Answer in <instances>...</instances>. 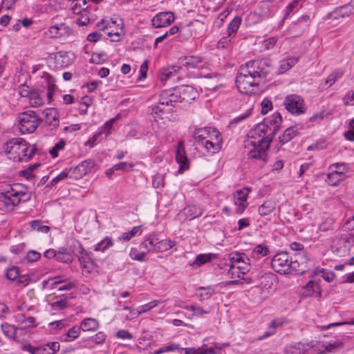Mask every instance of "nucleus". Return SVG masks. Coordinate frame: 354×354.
<instances>
[{
    "mask_svg": "<svg viewBox=\"0 0 354 354\" xmlns=\"http://www.w3.org/2000/svg\"><path fill=\"white\" fill-rule=\"evenodd\" d=\"M46 60L49 66L53 63L62 68L66 67L71 64L68 53L66 52L49 53L48 57H46Z\"/></svg>",
    "mask_w": 354,
    "mask_h": 354,
    "instance_id": "obj_16",
    "label": "nucleus"
},
{
    "mask_svg": "<svg viewBox=\"0 0 354 354\" xmlns=\"http://www.w3.org/2000/svg\"><path fill=\"white\" fill-rule=\"evenodd\" d=\"M180 69L179 66H172L169 68H162L161 70L160 80L166 82L168 80L172 79L173 80H178V71Z\"/></svg>",
    "mask_w": 354,
    "mask_h": 354,
    "instance_id": "obj_29",
    "label": "nucleus"
},
{
    "mask_svg": "<svg viewBox=\"0 0 354 354\" xmlns=\"http://www.w3.org/2000/svg\"><path fill=\"white\" fill-rule=\"evenodd\" d=\"M270 142V137L268 140L258 141V145H254V148L250 151L249 157L266 162L267 160L266 151L269 149Z\"/></svg>",
    "mask_w": 354,
    "mask_h": 354,
    "instance_id": "obj_11",
    "label": "nucleus"
},
{
    "mask_svg": "<svg viewBox=\"0 0 354 354\" xmlns=\"http://www.w3.org/2000/svg\"><path fill=\"white\" fill-rule=\"evenodd\" d=\"M298 349L299 351L302 350L303 354H322L317 351L316 347L309 344H300Z\"/></svg>",
    "mask_w": 354,
    "mask_h": 354,
    "instance_id": "obj_48",
    "label": "nucleus"
},
{
    "mask_svg": "<svg viewBox=\"0 0 354 354\" xmlns=\"http://www.w3.org/2000/svg\"><path fill=\"white\" fill-rule=\"evenodd\" d=\"M59 115L56 109H46V127L53 130L59 126Z\"/></svg>",
    "mask_w": 354,
    "mask_h": 354,
    "instance_id": "obj_25",
    "label": "nucleus"
},
{
    "mask_svg": "<svg viewBox=\"0 0 354 354\" xmlns=\"http://www.w3.org/2000/svg\"><path fill=\"white\" fill-rule=\"evenodd\" d=\"M181 62L184 66L188 68H202L205 64L201 57L194 55L184 57Z\"/></svg>",
    "mask_w": 354,
    "mask_h": 354,
    "instance_id": "obj_26",
    "label": "nucleus"
},
{
    "mask_svg": "<svg viewBox=\"0 0 354 354\" xmlns=\"http://www.w3.org/2000/svg\"><path fill=\"white\" fill-rule=\"evenodd\" d=\"M65 326L63 321H55L49 324V331L50 333H55L57 330L63 328Z\"/></svg>",
    "mask_w": 354,
    "mask_h": 354,
    "instance_id": "obj_59",
    "label": "nucleus"
},
{
    "mask_svg": "<svg viewBox=\"0 0 354 354\" xmlns=\"http://www.w3.org/2000/svg\"><path fill=\"white\" fill-rule=\"evenodd\" d=\"M290 250L295 252L293 259L299 258V262H301V258L304 261V265H308L309 259L307 257V254L304 250V246L303 244L297 242H293L290 244Z\"/></svg>",
    "mask_w": 354,
    "mask_h": 354,
    "instance_id": "obj_28",
    "label": "nucleus"
},
{
    "mask_svg": "<svg viewBox=\"0 0 354 354\" xmlns=\"http://www.w3.org/2000/svg\"><path fill=\"white\" fill-rule=\"evenodd\" d=\"M174 15L172 12H161L153 17L151 24L153 28H160L169 26L174 21Z\"/></svg>",
    "mask_w": 354,
    "mask_h": 354,
    "instance_id": "obj_14",
    "label": "nucleus"
},
{
    "mask_svg": "<svg viewBox=\"0 0 354 354\" xmlns=\"http://www.w3.org/2000/svg\"><path fill=\"white\" fill-rule=\"evenodd\" d=\"M282 117L279 113H274L271 117L265 118L262 123L258 124L253 131H251L252 136L258 135L262 136L261 140H268L270 137L272 140L275 134L280 129Z\"/></svg>",
    "mask_w": 354,
    "mask_h": 354,
    "instance_id": "obj_3",
    "label": "nucleus"
},
{
    "mask_svg": "<svg viewBox=\"0 0 354 354\" xmlns=\"http://www.w3.org/2000/svg\"><path fill=\"white\" fill-rule=\"evenodd\" d=\"M160 101L162 105L170 106L172 109L175 106L176 103L181 102L178 87L162 91L160 95Z\"/></svg>",
    "mask_w": 354,
    "mask_h": 354,
    "instance_id": "obj_12",
    "label": "nucleus"
},
{
    "mask_svg": "<svg viewBox=\"0 0 354 354\" xmlns=\"http://www.w3.org/2000/svg\"><path fill=\"white\" fill-rule=\"evenodd\" d=\"M272 66L269 59H254L240 66L236 84L238 90L245 94L255 93L262 79H266L272 72Z\"/></svg>",
    "mask_w": 354,
    "mask_h": 354,
    "instance_id": "obj_1",
    "label": "nucleus"
},
{
    "mask_svg": "<svg viewBox=\"0 0 354 354\" xmlns=\"http://www.w3.org/2000/svg\"><path fill=\"white\" fill-rule=\"evenodd\" d=\"M71 31V29L64 23L55 24L48 28V35L52 38H59L70 35Z\"/></svg>",
    "mask_w": 354,
    "mask_h": 354,
    "instance_id": "obj_20",
    "label": "nucleus"
},
{
    "mask_svg": "<svg viewBox=\"0 0 354 354\" xmlns=\"http://www.w3.org/2000/svg\"><path fill=\"white\" fill-rule=\"evenodd\" d=\"M354 15V0L349 3L336 8L334 10L328 13V17L333 19L348 17Z\"/></svg>",
    "mask_w": 354,
    "mask_h": 354,
    "instance_id": "obj_15",
    "label": "nucleus"
},
{
    "mask_svg": "<svg viewBox=\"0 0 354 354\" xmlns=\"http://www.w3.org/2000/svg\"><path fill=\"white\" fill-rule=\"evenodd\" d=\"M66 145V142L64 140H62L59 142H57L51 149L49 151V153L53 157H57L58 151L59 150H62L64 149Z\"/></svg>",
    "mask_w": 354,
    "mask_h": 354,
    "instance_id": "obj_57",
    "label": "nucleus"
},
{
    "mask_svg": "<svg viewBox=\"0 0 354 354\" xmlns=\"http://www.w3.org/2000/svg\"><path fill=\"white\" fill-rule=\"evenodd\" d=\"M179 349H183V348L180 347V345L176 344L174 343H170L165 346H162L158 349L155 350L153 354H162L167 352L175 351Z\"/></svg>",
    "mask_w": 354,
    "mask_h": 354,
    "instance_id": "obj_45",
    "label": "nucleus"
},
{
    "mask_svg": "<svg viewBox=\"0 0 354 354\" xmlns=\"http://www.w3.org/2000/svg\"><path fill=\"white\" fill-rule=\"evenodd\" d=\"M113 245L111 238L106 236L93 247V250L96 252H104L106 250Z\"/></svg>",
    "mask_w": 354,
    "mask_h": 354,
    "instance_id": "obj_42",
    "label": "nucleus"
},
{
    "mask_svg": "<svg viewBox=\"0 0 354 354\" xmlns=\"http://www.w3.org/2000/svg\"><path fill=\"white\" fill-rule=\"evenodd\" d=\"M202 214L203 211L200 207L196 205H188L178 213V216L179 219L191 221L201 216Z\"/></svg>",
    "mask_w": 354,
    "mask_h": 354,
    "instance_id": "obj_23",
    "label": "nucleus"
},
{
    "mask_svg": "<svg viewBox=\"0 0 354 354\" xmlns=\"http://www.w3.org/2000/svg\"><path fill=\"white\" fill-rule=\"evenodd\" d=\"M77 257L80 264L83 263V261L85 262V263L94 261L92 252L85 251V250H84L83 252H81L80 254H78Z\"/></svg>",
    "mask_w": 354,
    "mask_h": 354,
    "instance_id": "obj_56",
    "label": "nucleus"
},
{
    "mask_svg": "<svg viewBox=\"0 0 354 354\" xmlns=\"http://www.w3.org/2000/svg\"><path fill=\"white\" fill-rule=\"evenodd\" d=\"M146 252H142L140 253L137 252V250L136 248H132L130 252V256L132 259L136 260L138 261H145L146 257Z\"/></svg>",
    "mask_w": 354,
    "mask_h": 354,
    "instance_id": "obj_58",
    "label": "nucleus"
},
{
    "mask_svg": "<svg viewBox=\"0 0 354 354\" xmlns=\"http://www.w3.org/2000/svg\"><path fill=\"white\" fill-rule=\"evenodd\" d=\"M19 322H21V324H24L23 326L17 327L14 329L13 336L15 339H18L19 335L22 334L24 332V327H32L34 326L35 319L32 317H29L28 318H25V316L23 314H21L18 317Z\"/></svg>",
    "mask_w": 354,
    "mask_h": 354,
    "instance_id": "obj_27",
    "label": "nucleus"
},
{
    "mask_svg": "<svg viewBox=\"0 0 354 354\" xmlns=\"http://www.w3.org/2000/svg\"><path fill=\"white\" fill-rule=\"evenodd\" d=\"M271 266L275 272L279 274L291 272L303 274L308 268V265H304L302 258L299 262V258L294 259L292 257H290L288 253L286 252L276 254L271 261Z\"/></svg>",
    "mask_w": 354,
    "mask_h": 354,
    "instance_id": "obj_2",
    "label": "nucleus"
},
{
    "mask_svg": "<svg viewBox=\"0 0 354 354\" xmlns=\"http://www.w3.org/2000/svg\"><path fill=\"white\" fill-rule=\"evenodd\" d=\"M20 199L18 193H0V209H12L13 207L18 205Z\"/></svg>",
    "mask_w": 354,
    "mask_h": 354,
    "instance_id": "obj_17",
    "label": "nucleus"
},
{
    "mask_svg": "<svg viewBox=\"0 0 354 354\" xmlns=\"http://www.w3.org/2000/svg\"><path fill=\"white\" fill-rule=\"evenodd\" d=\"M222 141L221 134L219 133L218 136H215V141L206 139V140H203V142L199 145L204 147L207 152L215 153L221 150Z\"/></svg>",
    "mask_w": 354,
    "mask_h": 354,
    "instance_id": "obj_24",
    "label": "nucleus"
},
{
    "mask_svg": "<svg viewBox=\"0 0 354 354\" xmlns=\"http://www.w3.org/2000/svg\"><path fill=\"white\" fill-rule=\"evenodd\" d=\"M250 189L248 187H244L242 189H239L236 191V201L237 202H246L248 195L249 194Z\"/></svg>",
    "mask_w": 354,
    "mask_h": 354,
    "instance_id": "obj_53",
    "label": "nucleus"
},
{
    "mask_svg": "<svg viewBox=\"0 0 354 354\" xmlns=\"http://www.w3.org/2000/svg\"><path fill=\"white\" fill-rule=\"evenodd\" d=\"M297 62L298 58L296 57H292L288 58L285 60H282L280 63V66L277 73H284L285 72L290 69L294 65H295L297 63Z\"/></svg>",
    "mask_w": 354,
    "mask_h": 354,
    "instance_id": "obj_39",
    "label": "nucleus"
},
{
    "mask_svg": "<svg viewBox=\"0 0 354 354\" xmlns=\"http://www.w3.org/2000/svg\"><path fill=\"white\" fill-rule=\"evenodd\" d=\"M41 258V254L35 250H30L27 252L26 259L28 262H35Z\"/></svg>",
    "mask_w": 354,
    "mask_h": 354,
    "instance_id": "obj_62",
    "label": "nucleus"
},
{
    "mask_svg": "<svg viewBox=\"0 0 354 354\" xmlns=\"http://www.w3.org/2000/svg\"><path fill=\"white\" fill-rule=\"evenodd\" d=\"M171 111H172L171 107L162 105L159 100L158 104L153 107L151 114L156 120L157 118H162V115L165 113H170Z\"/></svg>",
    "mask_w": 354,
    "mask_h": 354,
    "instance_id": "obj_37",
    "label": "nucleus"
},
{
    "mask_svg": "<svg viewBox=\"0 0 354 354\" xmlns=\"http://www.w3.org/2000/svg\"><path fill=\"white\" fill-rule=\"evenodd\" d=\"M231 266L229 273L232 277H241L240 274H245L250 269V259L245 253H232L230 254Z\"/></svg>",
    "mask_w": 354,
    "mask_h": 354,
    "instance_id": "obj_4",
    "label": "nucleus"
},
{
    "mask_svg": "<svg viewBox=\"0 0 354 354\" xmlns=\"http://www.w3.org/2000/svg\"><path fill=\"white\" fill-rule=\"evenodd\" d=\"M297 135V126H291L287 128L283 135L279 136V141L281 145L290 141Z\"/></svg>",
    "mask_w": 354,
    "mask_h": 354,
    "instance_id": "obj_32",
    "label": "nucleus"
},
{
    "mask_svg": "<svg viewBox=\"0 0 354 354\" xmlns=\"http://www.w3.org/2000/svg\"><path fill=\"white\" fill-rule=\"evenodd\" d=\"M116 24V21L111 19L110 21H107L105 19H102L97 24V27L100 30L104 31L105 30H108L109 28H112L113 26Z\"/></svg>",
    "mask_w": 354,
    "mask_h": 354,
    "instance_id": "obj_52",
    "label": "nucleus"
},
{
    "mask_svg": "<svg viewBox=\"0 0 354 354\" xmlns=\"http://www.w3.org/2000/svg\"><path fill=\"white\" fill-rule=\"evenodd\" d=\"M68 174H67L66 170L65 169L59 175L53 178L51 181L46 187H52L55 186L58 182L68 178Z\"/></svg>",
    "mask_w": 354,
    "mask_h": 354,
    "instance_id": "obj_54",
    "label": "nucleus"
},
{
    "mask_svg": "<svg viewBox=\"0 0 354 354\" xmlns=\"http://www.w3.org/2000/svg\"><path fill=\"white\" fill-rule=\"evenodd\" d=\"M336 170H334L328 175L329 180L334 177H339L337 181L342 180L344 174L348 171V167L345 163H335L332 165Z\"/></svg>",
    "mask_w": 354,
    "mask_h": 354,
    "instance_id": "obj_30",
    "label": "nucleus"
},
{
    "mask_svg": "<svg viewBox=\"0 0 354 354\" xmlns=\"http://www.w3.org/2000/svg\"><path fill=\"white\" fill-rule=\"evenodd\" d=\"M306 295L313 296L315 294L316 297H320L322 296V292L319 283L314 281H310L305 286Z\"/></svg>",
    "mask_w": 354,
    "mask_h": 354,
    "instance_id": "obj_40",
    "label": "nucleus"
},
{
    "mask_svg": "<svg viewBox=\"0 0 354 354\" xmlns=\"http://www.w3.org/2000/svg\"><path fill=\"white\" fill-rule=\"evenodd\" d=\"M210 133H212L213 136H218L220 133L216 129L212 127L200 128L194 131L193 138L199 145L203 142V140L209 139Z\"/></svg>",
    "mask_w": 354,
    "mask_h": 354,
    "instance_id": "obj_22",
    "label": "nucleus"
},
{
    "mask_svg": "<svg viewBox=\"0 0 354 354\" xmlns=\"http://www.w3.org/2000/svg\"><path fill=\"white\" fill-rule=\"evenodd\" d=\"M122 32V28L120 27L119 30L114 32V30H111L107 32L108 37H111V41H119L120 40L121 33Z\"/></svg>",
    "mask_w": 354,
    "mask_h": 354,
    "instance_id": "obj_64",
    "label": "nucleus"
},
{
    "mask_svg": "<svg viewBox=\"0 0 354 354\" xmlns=\"http://www.w3.org/2000/svg\"><path fill=\"white\" fill-rule=\"evenodd\" d=\"M199 290H203V292H201L199 294V299L201 301H203L204 299H209L212 295L214 294V290L211 287H199Z\"/></svg>",
    "mask_w": 354,
    "mask_h": 354,
    "instance_id": "obj_50",
    "label": "nucleus"
},
{
    "mask_svg": "<svg viewBox=\"0 0 354 354\" xmlns=\"http://www.w3.org/2000/svg\"><path fill=\"white\" fill-rule=\"evenodd\" d=\"M19 94L22 97L29 98L32 106H39L44 104L43 98L37 91L31 90L27 85L21 84L19 87Z\"/></svg>",
    "mask_w": 354,
    "mask_h": 354,
    "instance_id": "obj_10",
    "label": "nucleus"
},
{
    "mask_svg": "<svg viewBox=\"0 0 354 354\" xmlns=\"http://www.w3.org/2000/svg\"><path fill=\"white\" fill-rule=\"evenodd\" d=\"M140 229H141L140 226L133 227L131 229V230L123 233L122 235L118 239V241H129L131 239H132L138 232H140L141 231Z\"/></svg>",
    "mask_w": 354,
    "mask_h": 354,
    "instance_id": "obj_44",
    "label": "nucleus"
},
{
    "mask_svg": "<svg viewBox=\"0 0 354 354\" xmlns=\"http://www.w3.org/2000/svg\"><path fill=\"white\" fill-rule=\"evenodd\" d=\"M95 162L91 159L82 161L75 167L66 168L68 178L78 180L85 176L93 167Z\"/></svg>",
    "mask_w": 354,
    "mask_h": 354,
    "instance_id": "obj_9",
    "label": "nucleus"
},
{
    "mask_svg": "<svg viewBox=\"0 0 354 354\" xmlns=\"http://www.w3.org/2000/svg\"><path fill=\"white\" fill-rule=\"evenodd\" d=\"M352 244L348 236H341L336 239L332 246L333 253L339 257L347 255L351 248Z\"/></svg>",
    "mask_w": 354,
    "mask_h": 354,
    "instance_id": "obj_13",
    "label": "nucleus"
},
{
    "mask_svg": "<svg viewBox=\"0 0 354 354\" xmlns=\"http://www.w3.org/2000/svg\"><path fill=\"white\" fill-rule=\"evenodd\" d=\"M212 259V254H198L194 261L193 262L192 265H196L198 266H200L201 265L205 264V263H207L210 261Z\"/></svg>",
    "mask_w": 354,
    "mask_h": 354,
    "instance_id": "obj_49",
    "label": "nucleus"
},
{
    "mask_svg": "<svg viewBox=\"0 0 354 354\" xmlns=\"http://www.w3.org/2000/svg\"><path fill=\"white\" fill-rule=\"evenodd\" d=\"M184 349L185 354H217V352L215 351V349H217L220 351L222 350V346L217 343H213L210 347H208L207 345L204 344L203 346L198 348L192 347L185 348Z\"/></svg>",
    "mask_w": 354,
    "mask_h": 354,
    "instance_id": "obj_21",
    "label": "nucleus"
},
{
    "mask_svg": "<svg viewBox=\"0 0 354 354\" xmlns=\"http://www.w3.org/2000/svg\"><path fill=\"white\" fill-rule=\"evenodd\" d=\"M80 328L83 331H96L99 328V322L94 318H86L82 321Z\"/></svg>",
    "mask_w": 354,
    "mask_h": 354,
    "instance_id": "obj_33",
    "label": "nucleus"
},
{
    "mask_svg": "<svg viewBox=\"0 0 354 354\" xmlns=\"http://www.w3.org/2000/svg\"><path fill=\"white\" fill-rule=\"evenodd\" d=\"M147 241L151 246L150 249H148L149 252H163L174 245V242L171 240L165 239L158 241L157 239L149 236L140 243V248H147Z\"/></svg>",
    "mask_w": 354,
    "mask_h": 354,
    "instance_id": "obj_8",
    "label": "nucleus"
},
{
    "mask_svg": "<svg viewBox=\"0 0 354 354\" xmlns=\"http://www.w3.org/2000/svg\"><path fill=\"white\" fill-rule=\"evenodd\" d=\"M18 122L21 133H30L36 129L41 119L37 117L35 111H27L19 115Z\"/></svg>",
    "mask_w": 354,
    "mask_h": 354,
    "instance_id": "obj_6",
    "label": "nucleus"
},
{
    "mask_svg": "<svg viewBox=\"0 0 354 354\" xmlns=\"http://www.w3.org/2000/svg\"><path fill=\"white\" fill-rule=\"evenodd\" d=\"M283 104L286 109L292 114L299 115L306 111L304 99L298 95L292 94L286 96Z\"/></svg>",
    "mask_w": 354,
    "mask_h": 354,
    "instance_id": "obj_7",
    "label": "nucleus"
},
{
    "mask_svg": "<svg viewBox=\"0 0 354 354\" xmlns=\"http://www.w3.org/2000/svg\"><path fill=\"white\" fill-rule=\"evenodd\" d=\"M46 84H47V98L48 102L50 103L53 100V96L56 91H58V88L55 85V80L53 77L46 73Z\"/></svg>",
    "mask_w": 354,
    "mask_h": 354,
    "instance_id": "obj_31",
    "label": "nucleus"
},
{
    "mask_svg": "<svg viewBox=\"0 0 354 354\" xmlns=\"http://www.w3.org/2000/svg\"><path fill=\"white\" fill-rule=\"evenodd\" d=\"M176 162L179 164V173H181L182 171L189 169V160L186 156L184 142L183 141L179 142L176 151Z\"/></svg>",
    "mask_w": 354,
    "mask_h": 354,
    "instance_id": "obj_18",
    "label": "nucleus"
},
{
    "mask_svg": "<svg viewBox=\"0 0 354 354\" xmlns=\"http://www.w3.org/2000/svg\"><path fill=\"white\" fill-rule=\"evenodd\" d=\"M64 281L60 279V277H48L46 279V290H48V295H53L55 292L53 291L54 289L57 288Z\"/></svg>",
    "mask_w": 354,
    "mask_h": 354,
    "instance_id": "obj_36",
    "label": "nucleus"
},
{
    "mask_svg": "<svg viewBox=\"0 0 354 354\" xmlns=\"http://www.w3.org/2000/svg\"><path fill=\"white\" fill-rule=\"evenodd\" d=\"M302 1L303 0H293L292 3H289L287 6L286 8V13L283 20L288 18L290 13L292 12L295 9L297 8L298 7H301Z\"/></svg>",
    "mask_w": 354,
    "mask_h": 354,
    "instance_id": "obj_47",
    "label": "nucleus"
},
{
    "mask_svg": "<svg viewBox=\"0 0 354 354\" xmlns=\"http://www.w3.org/2000/svg\"><path fill=\"white\" fill-rule=\"evenodd\" d=\"M179 28L176 26H172L169 31L166 32L164 35L157 37L155 40L154 45L156 46L158 43L162 42L165 39L167 38L169 35H173L177 33Z\"/></svg>",
    "mask_w": 354,
    "mask_h": 354,
    "instance_id": "obj_51",
    "label": "nucleus"
},
{
    "mask_svg": "<svg viewBox=\"0 0 354 354\" xmlns=\"http://www.w3.org/2000/svg\"><path fill=\"white\" fill-rule=\"evenodd\" d=\"M81 330L80 326H74L68 330L67 333L61 335L59 339L64 342L73 341L79 337Z\"/></svg>",
    "mask_w": 354,
    "mask_h": 354,
    "instance_id": "obj_34",
    "label": "nucleus"
},
{
    "mask_svg": "<svg viewBox=\"0 0 354 354\" xmlns=\"http://www.w3.org/2000/svg\"><path fill=\"white\" fill-rule=\"evenodd\" d=\"M181 102L191 103L198 96V91L192 86H177Z\"/></svg>",
    "mask_w": 354,
    "mask_h": 354,
    "instance_id": "obj_19",
    "label": "nucleus"
},
{
    "mask_svg": "<svg viewBox=\"0 0 354 354\" xmlns=\"http://www.w3.org/2000/svg\"><path fill=\"white\" fill-rule=\"evenodd\" d=\"M30 147V143L21 138H14L7 141L3 146L5 152L8 154V158L14 162L20 160V153L22 150H28Z\"/></svg>",
    "mask_w": 354,
    "mask_h": 354,
    "instance_id": "obj_5",
    "label": "nucleus"
},
{
    "mask_svg": "<svg viewBox=\"0 0 354 354\" xmlns=\"http://www.w3.org/2000/svg\"><path fill=\"white\" fill-rule=\"evenodd\" d=\"M241 18L240 17H235L232 21L229 24L227 27V34L229 36H232L233 37H235L236 33L241 25Z\"/></svg>",
    "mask_w": 354,
    "mask_h": 354,
    "instance_id": "obj_43",
    "label": "nucleus"
},
{
    "mask_svg": "<svg viewBox=\"0 0 354 354\" xmlns=\"http://www.w3.org/2000/svg\"><path fill=\"white\" fill-rule=\"evenodd\" d=\"M19 274V270L17 267H12L8 268L6 271V277L11 281L17 279Z\"/></svg>",
    "mask_w": 354,
    "mask_h": 354,
    "instance_id": "obj_60",
    "label": "nucleus"
},
{
    "mask_svg": "<svg viewBox=\"0 0 354 354\" xmlns=\"http://www.w3.org/2000/svg\"><path fill=\"white\" fill-rule=\"evenodd\" d=\"M261 113L265 115L272 109V103L268 98H264L261 102Z\"/></svg>",
    "mask_w": 354,
    "mask_h": 354,
    "instance_id": "obj_63",
    "label": "nucleus"
},
{
    "mask_svg": "<svg viewBox=\"0 0 354 354\" xmlns=\"http://www.w3.org/2000/svg\"><path fill=\"white\" fill-rule=\"evenodd\" d=\"M35 151L36 149L34 147H32L31 145L28 150H22V153H20L21 154H19L20 160L19 162L28 161L30 159L32 158Z\"/></svg>",
    "mask_w": 354,
    "mask_h": 354,
    "instance_id": "obj_46",
    "label": "nucleus"
},
{
    "mask_svg": "<svg viewBox=\"0 0 354 354\" xmlns=\"http://www.w3.org/2000/svg\"><path fill=\"white\" fill-rule=\"evenodd\" d=\"M46 346L48 347L49 351H48L46 348V354H55L60 348V345L58 342H53L46 344Z\"/></svg>",
    "mask_w": 354,
    "mask_h": 354,
    "instance_id": "obj_61",
    "label": "nucleus"
},
{
    "mask_svg": "<svg viewBox=\"0 0 354 354\" xmlns=\"http://www.w3.org/2000/svg\"><path fill=\"white\" fill-rule=\"evenodd\" d=\"M153 187L159 188L165 186V175L157 174L153 177L152 181Z\"/></svg>",
    "mask_w": 354,
    "mask_h": 354,
    "instance_id": "obj_55",
    "label": "nucleus"
},
{
    "mask_svg": "<svg viewBox=\"0 0 354 354\" xmlns=\"http://www.w3.org/2000/svg\"><path fill=\"white\" fill-rule=\"evenodd\" d=\"M65 249H68V252H71V254L73 257V255H75L76 257L78 256L81 252H84V248L82 245V243L76 239H72L69 243L67 248H65Z\"/></svg>",
    "mask_w": 354,
    "mask_h": 354,
    "instance_id": "obj_38",
    "label": "nucleus"
},
{
    "mask_svg": "<svg viewBox=\"0 0 354 354\" xmlns=\"http://www.w3.org/2000/svg\"><path fill=\"white\" fill-rule=\"evenodd\" d=\"M57 260L60 262L71 263L73 261V257L71 252H68V249L60 248L57 252Z\"/></svg>",
    "mask_w": 354,
    "mask_h": 354,
    "instance_id": "obj_41",
    "label": "nucleus"
},
{
    "mask_svg": "<svg viewBox=\"0 0 354 354\" xmlns=\"http://www.w3.org/2000/svg\"><path fill=\"white\" fill-rule=\"evenodd\" d=\"M276 209V203L273 200H268L265 201L259 207V214L261 216H265L270 214L272 212L274 211Z\"/></svg>",
    "mask_w": 354,
    "mask_h": 354,
    "instance_id": "obj_35",
    "label": "nucleus"
}]
</instances>
